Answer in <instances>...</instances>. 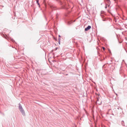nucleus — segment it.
Listing matches in <instances>:
<instances>
[{
  "instance_id": "nucleus-1",
  "label": "nucleus",
  "mask_w": 127,
  "mask_h": 127,
  "mask_svg": "<svg viewBox=\"0 0 127 127\" xmlns=\"http://www.w3.org/2000/svg\"><path fill=\"white\" fill-rule=\"evenodd\" d=\"M100 15L102 18H103V21H104L107 20V19L105 17V16L104 15V11H102L101 12Z\"/></svg>"
},
{
  "instance_id": "nucleus-2",
  "label": "nucleus",
  "mask_w": 127,
  "mask_h": 127,
  "mask_svg": "<svg viewBox=\"0 0 127 127\" xmlns=\"http://www.w3.org/2000/svg\"><path fill=\"white\" fill-rule=\"evenodd\" d=\"M100 15L102 18H103V21H104L107 20V19L105 17V16L104 15V11H102L101 12Z\"/></svg>"
},
{
  "instance_id": "nucleus-3",
  "label": "nucleus",
  "mask_w": 127,
  "mask_h": 127,
  "mask_svg": "<svg viewBox=\"0 0 127 127\" xmlns=\"http://www.w3.org/2000/svg\"><path fill=\"white\" fill-rule=\"evenodd\" d=\"M107 3H108V4H106L105 5V8L106 9L107 7L108 6V7H109L110 6V0H107Z\"/></svg>"
},
{
  "instance_id": "nucleus-4",
  "label": "nucleus",
  "mask_w": 127,
  "mask_h": 127,
  "mask_svg": "<svg viewBox=\"0 0 127 127\" xmlns=\"http://www.w3.org/2000/svg\"><path fill=\"white\" fill-rule=\"evenodd\" d=\"M19 110L23 115H25V112L23 108L19 109Z\"/></svg>"
},
{
  "instance_id": "nucleus-5",
  "label": "nucleus",
  "mask_w": 127,
  "mask_h": 127,
  "mask_svg": "<svg viewBox=\"0 0 127 127\" xmlns=\"http://www.w3.org/2000/svg\"><path fill=\"white\" fill-rule=\"evenodd\" d=\"M117 109L119 110V109L118 107L117 108V109H116V108L114 109L113 110V111H112V112H113L115 114H117L118 113V111L117 110Z\"/></svg>"
},
{
  "instance_id": "nucleus-6",
  "label": "nucleus",
  "mask_w": 127,
  "mask_h": 127,
  "mask_svg": "<svg viewBox=\"0 0 127 127\" xmlns=\"http://www.w3.org/2000/svg\"><path fill=\"white\" fill-rule=\"evenodd\" d=\"M121 124L124 127H127V124H125L124 122L123 121H122L121 122Z\"/></svg>"
},
{
  "instance_id": "nucleus-7",
  "label": "nucleus",
  "mask_w": 127,
  "mask_h": 127,
  "mask_svg": "<svg viewBox=\"0 0 127 127\" xmlns=\"http://www.w3.org/2000/svg\"><path fill=\"white\" fill-rule=\"evenodd\" d=\"M91 28V27L90 26H88L87 28L85 29V31H87L90 29Z\"/></svg>"
},
{
  "instance_id": "nucleus-8",
  "label": "nucleus",
  "mask_w": 127,
  "mask_h": 127,
  "mask_svg": "<svg viewBox=\"0 0 127 127\" xmlns=\"http://www.w3.org/2000/svg\"><path fill=\"white\" fill-rule=\"evenodd\" d=\"M19 109H20L22 108V106L21 104L19 103Z\"/></svg>"
},
{
  "instance_id": "nucleus-9",
  "label": "nucleus",
  "mask_w": 127,
  "mask_h": 127,
  "mask_svg": "<svg viewBox=\"0 0 127 127\" xmlns=\"http://www.w3.org/2000/svg\"><path fill=\"white\" fill-rule=\"evenodd\" d=\"M39 0H36V3L39 5V7H40V5L39 4Z\"/></svg>"
},
{
  "instance_id": "nucleus-10",
  "label": "nucleus",
  "mask_w": 127,
  "mask_h": 127,
  "mask_svg": "<svg viewBox=\"0 0 127 127\" xmlns=\"http://www.w3.org/2000/svg\"><path fill=\"white\" fill-rule=\"evenodd\" d=\"M54 39H55L56 41H57V38H55V37H54Z\"/></svg>"
},
{
  "instance_id": "nucleus-11",
  "label": "nucleus",
  "mask_w": 127,
  "mask_h": 127,
  "mask_svg": "<svg viewBox=\"0 0 127 127\" xmlns=\"http://www.w3.org/2000/svg\"><path fill=\"white\" fill-rule=\"evenodd\" d=\"M60 40H61V38L58 37V41H60Z\"/></svg>"
},
{
  "instance_id": "nucleus-12",
  "label": "nucleus",
  "mask_w": 127,
  "mask_h": 127,
  "mask_svg": "<svg viewBox=\"0 0 127 127\" xmlns=\"http://www.w3.org/2000/svg\"><path fill=\"white\" fill-rule=\"evenodd\" d=\"M102 48L104 51L105 49V48L104 47H102Z\"/></svg>"
},
{
  "instance_id": "nucleus-13",
  "label": "nucleus",
  "mask_w": 127,
  "mask_h": 127,
  "mask_svg": "<svg viewBox=\"0 0 127 127\" xmlns=\"http://www.w3.org/2000/svg\"><path fill=\"white\" fill-rule=\"evenodd\" d=\"M58 43L59 44H60V41H58Z\"/></svg>"
},
{
  "instance_id": "nucleus-14",
  "label": "nucleus",
  "mask_w": 127,
  "mask_h": 127,
  "mask_svg": "<svg viewBox=\"0 0 127 127\" xmlns=\"http://www.w3.org/2000/svg\"><path fill=\"white\" fill-rule=\"evenodd\" d=\"M108 51H109V53H111V51L110 50V49H109L108 50Z\"/></svg>"
},
{
  "instance_id": "nucleus-15",
  "label": "nucleus",
  "mask_w": 127,
  "mask_h": 127,
  "mask_svg": "<svg viewBox=\"0 0 127 127\" xmlns=\"http://www.w3.org/2000/svg\"><path fill=\"white\" fill-rule=\"evenodd\" d=\"M60 4H61V5H62V2L61 1H60Z\"/></svg>"
},
{
  "instance_id": "nucleus-16",
  "label": "nucleus",
  "mask_w": 127,
  "mask_h": 127,
  "mask_svg": "<svg viewBox=\"0 0 127 127\" xmlns=\"http://www.w3.org/2000/svg\"><path fill=\"white\" fill-rule=\"evenodd\" d=\"M58 16V14H57V15H56V18H57Z\"/></svg>"
},
{
  "instance_id": "nucleus-17",
  "label": "nucleus",
  "mask_w": 127,
  "mask_h": 127,
  "mask_svg": "<svg viewBox=\"0 0 127 127\" xmlns=\"http://www.w3.org/2000/svg\"><path fill=\"white\" fill-rule=\"evenodd\" d=\"M111 110V109H109L108 110V113L109 112V111H110V110Z\"/></svg>"
},
{
  "instance_id": "nucleus-18",
  "label": "nucleus",
  "mask_w": 127,
  "mask_h": 127,
  "mask_svg": "<svg viewBox=\"0 0 127 127\" xmlns=\"http://www.w3.org/2000/svg\"><path fill=\"white\" fill-rule=\"evenodd\" d=\"M97 101H98L99 99L98 98H97Z\"/></svg>"
},
{
  "instance_id": "nucleus-19",
  "label": "nucleus",
  "mask_w": 127,
  "mask_h": 127,
  "mask_svg": "<svg viewBox=\"0 0 127 127\" xmlns=\"http://www.w3.org/2000/svg\"><path fill=\"white\" fill-rule=\"evenodd\" d=\"M59 37H60V38H61V36L60 35H59Z\"/></svg>"
},
{
  "instance_id": "nucleus-20",
  "label": "nucleus",
  "mask_w": 127,
  "mask_h": 127,
  "mask_svg": "<svg viewBox=\"0 0 127 127\" xmlns=\"http://www.w3.org/2000/svg\"><path fill=\"white\" fill-rule=\"evenodd\" d=\"M63 8H65L64 7Z\"/></svg>"
},
{
  "instance_id": "nucleus-21",
  "label": "nucleus",
  "mask_w": 127,
  "mask_h": 127,
  "mask_svg": "<svg viewBox=\"0 0 127 127\" xmlns=\"http://www.w3.org/2000/svg\"><path fill=\"white\" fill-rule=\"evenodd\" d=\"M104 59H105L104 58L103 60H104Z\"/></svg>"
},
{
  "instance_id": "nucleus-22",
  "label": "nucleus",
  "mask_w": 127,
  "mask_h": 127,
  "mask_svg": "<svg viewBox=\"0 0 127 127\" xmlns=\"http://www.w3.org/2000/svg\"><path fill=\"white\" fill-rule=\"evenodd\" d=\"M112 115H114V114H113Z\"/></svg>"
}]
</instances>
